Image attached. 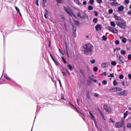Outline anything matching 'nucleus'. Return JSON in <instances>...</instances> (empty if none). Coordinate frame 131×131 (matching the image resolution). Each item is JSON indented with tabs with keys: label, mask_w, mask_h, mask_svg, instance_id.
Instances as JSON below:
<instances>
[{
	"label": "nucleus",
	"mask_w": 131,
	"mask_h": 131,
	"mask_svg": "<svg viewBox=\"0 0 131 131\" xmlns=\"http://www.w3.org/2000/svg\"><path fill=\"white\" fill-rule=\"evenodd\" d=\"M114 17L115 20H118L116 22V24L118 27H120L121 29H123V30H125V29L127 28V26H126V22L125 21L124 19L121 18L120 16H117V15H115Z\"/></svg>",
	"instance_id": "nucleus-1"
},
{
	"label": "nucleus",
	"mask_w": 131,
	"mask_h": 131,
	"mask_svg": "<svg viewBox=\"0 0 131 131\" xmlns=\"http://www.w3.org/2000/svg\"><path fill=\"white\" fill-rule=\"evenodd\" d=\"M84 53L85 55H91L93 50H94V46L91 43H87L83 46Z\"/></svg>",
	"instance_id": "nucleus-2"
},
{
	"label": "nucleus",
	"mask_w": 131,
	"mask_h": 131,
	"mask_svg": "<svg viewBox=\"0 0 131 131\" xmlns=\"http://www.w3.org/2000/svg\"><path fill=\"white\" fill-rule=\"evenodd\" d=\"M117 58L118 60L117 62L118 64H124V63H125V59L124 57H123V56L119 55H117Z\"/></svg>",
	"instance_id": "nucleus-3"
},
{
	"label": "nucleus",
	"mask_w": 131,
	"mask_h": 131,
	"mask_svg": "<svg viewBox=\"0 0 131 131\" xmlns=\"http://www.w3.org/2000/svg\"><path fill=\"white\" fill-rule=\"evenodd\" d=\"M124 124V119H122L121 122H117L115 124V127L116 128H120L122 127Z\"/></svg>",
	"instance_id": "nucleus-4"
},
{
	"label": "nucleus",
	"mask_w": 131,
	"mask_h": 131,
	"mask_svg": "<svg viewBox=\"0 0 131 131\" xmlns=\"http://www.w3.org/2000/svg\"><path fill=\"white\" fill-rule=\"evenodd\" d=\"M107 30H109L111 32H112V33H118V30H117V29H116L114 27L108 26L107 27Z\"/></svg>",
	"instance_id": "nucleus-5"
},
{
	"label": "nucleus",
	"mask_w": 131,
	"mask_h": 131,
	"mask_svg": "<svg viewBox=\"0 0 131 131\" xmlns=\"http://www.w3.org/2000/svg\"><path fill=\"white\" fill-rule=\"evenodd\" d=\"M118 96H127V91L123 90L122 92H120L117 94Z\"/></svg>",
	"instance_id": "nucleus-6"
},
{
	"label": "nucleus",
	"mask_w": 131,
	"mask_h": 131,
	"mask_svg": "<svg viewBox=\"0 0 131 131\" xmlns=\"http://www.w3.org/2000/svg\"><path fill=\"white\" fill-rule=\"evenodd\" d=\"M103 108L105 110L106 112H108V113L111 112V108H110V106H108V105L104 104Z\"/></svg>",
	"instance_id": "nucleus-7"
},
{
	"label": "nucleus",
	"mask_w": 131,
	"mask_h": 131,
	"mask_svg": "<svg viewBox=\"0 0 131 131\" xmlns=\"http://www.w3.org/2000/svg\"><path fill=\"white\" fill-rule=\"evenodd\" d=\"M63 9L65 12H66V13L68 14V15H70V16H71V12H73L72 10L71 9H70L69 11V10H68V9H67V8H66L65 6H63Z\"/></svg>",
	"instance_id": "nucleus-8"
},
{
	"label": "nucleus",
	"mask_w": 131,
	"mask_h": 131,
	"mask_svg": "<svg viewBox=\"0 0 131 131\" xmlns=\"http://www.w3.org/2000/svg\"><path fill=\"white\" fill-rule=\"evenodd\" d=\"M77 17H78L80 19H85V17H87L88 16L86 14H84V15L81 16V14H80V12H78L77 14Z\"/></svg>",
	"instance_id": "nucleus-9"
},
{
	"label": "nucleus",
	"mask_w": 131,
	"mask_h": 131,
	"mask_svg": "<svg viewBox=\"0 0 131 131\" xmlns=\"http://www.w3.org/2000/svg\"><path fill=\"white\" fill-rule=\"evenodd\" d=\"M95 29L96 31H99V30H102V26H101V25L98 24L95 26Z\"/></svg>",
	"instance_id": "nucleus-10"
},
{
	"label": "nucleus",
	"mask_w": 131,
	"mask_h": 131,
	"mask_svg": "<svg viewBox=\"0 0 131 131\" xmlns=\"http://www.w3.org/2000/svg\"><path fill=\"white\" fill-rule=\"evenodd\" d=\"M97 110L99 111V112L100 114L101 115L102 118H103V119L104 120H106V119H105V115H104L103 113H102V111H101V110L100 108H97Z\"/></svg>",
	"instance_id": "nucleus-11"
},
{
	"label": "nucleus",
	"mask_w": 131,
	"mask_h": 131,
	"mask_svg": "<svg viewBox=\"0 0 131 131\" xmlns=\"http://www.w3.org/2000/svg\"><path fill=\"white\" fill-rule=\"evenodd\" d=\"M111 6L112 7H117L118 6V3L117 2H113L110 3Z\"/></svg>",
	"instance_id": "nucleus-12"
},
{
	"label": "nucleus",
	"mask_w": 131,
	"mask_h": 131,
	"mask_svg": "<svg viewBox=\"0 0 131 131\" xmlns=\"http://www.w3.org/2000/svg\"><path fill=\"white\" fill-rule=\"evenodd\" d=\"M124 10V7H123V6H121L118 7V12H121V11H123Z\"/></svg>",
	"instance_id": "nucleus-13"
},
{
	"label": "nucleus",
	"mask_w": 131,
	"mask_h": 131,
	"mask_svg": "<svg viewBox=\"0 0 131 131\" xmlns=\"http://www.w3.org/2000/svg\"><path fill=\"white\" fill-rule=\"evenodd\" d=\"M86 96L88 98V99H91V94L90 93V91H86Z\"/></svg>",
	"instance_id": "nucleus-14"
},
{
	"label": "nucleus",
	"mask_w": 131,
	"mask_h": 131,
	"mask_svg": "<svg viewBox=\"0 0 131 131\" xmlns=\"http://www.w3.org/2000/svg\"><path fill=\"white\" fill-rule=\"evenodd\" d=\"M127 115H128V111H126V112H125L124 113V119H125V118H126V117L127 116Z\"/></svg>",
	"instance_id": "nucleus-15"
},
{
	"label": "nucleus",
	"mask_w": 131,
	"mask_h": 131,
	"mask_svg": "<svg viewBox=\"0 0 131 131\" xmlns=\"http://www.w3.org/2000/svg\"><path fill=\"white\" fill-rule=\"evenodd\" d=\"M72 20L75 25H76V26H78V25L79 24V21H78V20H75L74 18H73Z\"/></svg>",
	"instance_id": "nucleus-16"
},
{
	"label": "nucleus",
	"mask_w": 131,
	"mask_h": 131,
	"mask_svg": "<svg viewBox=\"0 0 131 131\" xmlns=\"http://www.w3.org/2000/svg\"><path fill=\"white\" fill-rule=\"evenodd\" d=\"M74 2L76 3L78 6H82V4H81V3H80V2H79L78 0H74Z\"/></svg>",
	"instance_id": "nucleus-17"
},
{
	"label": "nucleus",
	"mask_w": 131,
	"mask_h": 131,
	"mask_svg": "<svg viewBox=\"0 0 131 131\" xmlns=\"http://www.w3.org/2000/svg\"><path fill=\"white\" fill-rule=\"evenodd\" d=\"M46 3H47V0H42V4L43 8H46Z\"/></svg>",
	"instance_id": "nucleus-18"
},
{
	"label": "nucleus",
	"mask_w": 131,
	"mask_h": 131,
	"mask_svg": "<svg viewBox=\"0 0 131 131\" xmlns=\"http://www.w3.org/2000/svg\"><path fill=\"white\" fill-rule=\"evenodd\" d=\"M111 91L112 92H117V87H114V88H112L111 89Z\"/></svg>",
	"instance_id": "nucleus-19"
},
{
	"label": "nucleus",
	"mask_w": 131,
	"mask_h": 131,
	"mask_svg": "<svg viewBox=\"0 0 131 131\" xmlns=\"http://www.w3.org/2000/svg\"><path fill=\"white\" fill-rule=\"evenodd\" d=\"M15 8L16 11H17V12H18V13H19V14L20 15V16H21V12H20V9H19L17 7V6H15Z\"/></svg>",
	"instance_id": "nucleus-20"
},
{
	"label": "nucleus",
	"mask_w": 131,
	"mask_h": 131,
	"mask_svg": "<svg viewBox=\"0 0 131 131\" xmlns=\"http://www.w3.org/2000/svg\"><path fill=\"white\" fill-rule=\"evenodd\" d=\"M68 68L70 70V71L73 70V68L71 64H68Z\"/></svg>",
	"instance_id": "nucleus-21"
},
{
	"label": "nucleus",
	"mask_w": 131,
	"mask_h": 131,
	"mask_svg": "<svg viewBox=\"0 0 131 131\" xmlns=\"http://www.w3.org/2000/svg\"><path fill=\"white\" fill-rule=\"evenodd\" d=\"M106 66H107V63H102L101 64L102 68H106Z\"/></svg>",
	"instance_id": "nucleus-22"
},
{
	"label": "nucleus",
	"mask_w": 131,
	"mask_h": 131,
	"mask_svg": "<svg viewBox=\"0 0 131 131\" xmlns=\"http://www.w3.org/2000/svg\"><path fill=\"white\" fill-rule=\"evenodd\" d=\"M113 85L114 86L117 85L118 84V82L116 81V80H114L113 82Z\"/></svg>",
	"instance_id": "nucleus-23"
},
{
	"label": "nucleus",
	"mask_w": 131,
	"mask_h": 131,
	"mask_svg": "<svg viewBox=\"0 0 131 131\" xmlns=\"http://www.w3.org/2000/svg\"><path fill=\"white\" fill-rule=\"evenodd\" d=\"M111 26L112 27H115L116 26V24H115V23H114V21H111Z\"/></svg>",
	"instance_id": "nucleus-24"
},
{
	"label": "nucleus",
	"mask_w": 131,
	"mask_h": 131,
	"mask_svg": "<svg viewBox=\"0 0 131 131\" xmlns=\"http://www.w3.org/2000/svg\"><path fill=\"white\" fill-rule=\"evenodd\" d=\"M120 53L121 55H125V54H126V51H125V50H121Z\"/></svg>",
	"instance_id": "nucleus-25"
},
{
	"label": "nucleus",
	"mask_w": 131,
	"mask_h": 131,
	"mask_svg": "<svg viewBox=\"0 0 131 131\" xmlns=\"http://www.w3.org/2000/svg\"><path fill=\"white\" fill-rule=\"evenodd\" d=\"M4 77L6 79H8V80H11V78L9 77V76L8 75L6 74L4 75Z\"/></svg>",
	"instance_id": "nucleus-26"
},
{
	"label": "nucleus",
	"mask_w": 131,
	"mask_h": 131,
	"mask_svg": "<svg viewBox=\"0 0 131 131\" xmlns=\"http://www.w3.org/2000/svg\"><path fill=\"white\" fill-rule=\"evenodd\" d=\"M88 10L89 11H92V10H94V7L92 6H88Z\"/></svg>",
	"instance_id": "nucleus-27"
},
{
	"label": "nucleus",
	"mask_w": 131,
	"mask_h": 131,
	"mask_svg": "<svg viewBox=\"0 0 131 131\" xmlns=\"http://www.w3.org/2000/svg\"><path fill=\"white\" fill-rule=\"evenodd\" d=\"M93 21L94 23H97L98 22V18L97 17L94 18Z\"/></svg>",
	"instance_id": "nucleus-28"
},
{
	"label": "nucleus",
	"mask_w": 131,
	"mask_h": 131,
	"mask_svg": "<svg viewBox=\"0 0 131 131\" xmlns=\"http://www.w3.org/2000/svg\"><path fill=\"white\" fill-rule=\"evenodd\" d=\"M117 64V63L116 62V61H112L111 62V64L113 66H116V64Z\"/></svg>",
	"instance_id": "nucleus-29"
},
{
	"label": "nucleus",
	"mask_w": 131,
	"mask_h": 131,
	"mask_svg": "<svg viewBox=\"0 0 131 131\" xmlns=\"http://www.w3.org/2000/svg\"><path fill=\"white\" fill-rule=\"evenodd\" d=\"M61 59H62V62L64 63V64H66V63H67V62L66 61V60L65 59L64 57H61Z\"/></svg>",
	"instance_id": "nucleus-30"
},
{
	"label": "nucleus",
	"mask_w": 131,
	"mask_h": 131,
	"mask_svg": "<svg viewBox=\"0 0 131 131\" xmlns=\"http://www.w3.org/2000/svg\"><path fill=\"white\" fill-rule=\"evenodd\" d=\"M122 42H123V43H125L126 42V38H123L122 39Z\"/></svg>",
	"instance_id": "nucleus-31"
},
{
	"label": "nucleus",
	"mask_w": 131,
	"mask_h": 131,
	"mask_svg": "<svg viewBox=\"0 0 131 131\" xmlns=\"http://www.w3.org/2000/svg\"><path fill=\"white\" fill-rule=\"evenodd\" d=\"M94 3H95V1L94 0L89 1V4H90V5H94Z\"/></svg>",
	"instance_id": "nucleus-32"
},
{
	"label": "nucleus",
	"mask_w": 131,
	"mask_h": 131,
	"mask_svg": "<svg viewBox=\"0 0 131 131\" xmlns=\"http://www.w3.org/2000/svg\"><path fill=\"white\" fill-rule=\"evenodd\" d=\"M93 70H94V72H97V71H98V67H94L93 68Z\"/></svg>",
	"instance_id": "nucleus-33"
},
{
	"label": "nucleus",
	"mask_w": 131,
	"mask_h": 131,
	"mask_svg": "<svg viewBox=\"0 0 131 131\" xmlns=\"http://www.w3.org/2000/svg\"><path fill=\"white\" fill-rule=\"evenodd\" d=\"M72 27H73V31H76V30H77L76 27L75 26H74V25H73L72 26Z\"/></svg>",
	"instance_id": "nucleus-34"
},
{
	"label": "nucleus",
	"mask_w": 131,
	"mask_h": 131,
	"mask_svg": "<svg viewBox=\"0 0 131 131\" xmlns=\"http://www.w3.org/2000/svg\"><path fill=\"white\" fill-rule=\"evenodd\" d=\"M107 77H114V73L110 74Z\"/></svg>",
	"instance_id": "nucleus-35"
},
{
	"label": "nucleus",
	"mask_w": 131,
	"mask_h": 131,
	"mask_svg": "<svg viewBox=\"0 0 131 131\" xmlns=\"http://www.w3.org/2000/svg\"><path fill=\"white\" fill-rule=\"evenodd\" d=\"M69 104H70V105H71V106H72V107L75 108V109H76V110H77V111L78 112V110H77V108L76 107H75L74 105H73V104H72V103L69 102Z\"/></svg>",
	"instance_id": "nucleus-36"
},
{
	"label": "nucleus",
	"mask_w": 131,
	"mask_h": 131,
	"mask_svg": "<svg viewBox=\"0 0 131 131\" xmlns=\"http://www.w3.org/2000/svg\"><path fill=\"white\" fill-rule=\"evenodd\" d=\"M119 77L120 79H123V78H124V76H123V75H120Z\"/></svg>",
	"instance_id": "nucleus-37"
},
{
	"label": "nucleus",
	"mask_w": 131,
	"mask_h": 131,
	"mask_svg": "<svg viewBox=\"0 0 131 131\" xmlns=\"http://www.w3.org/2000/svg\"><path fill=\"white\" fill-rule=\"evenodd\" d=\"M56 2L58 4H62V3H63V0H56Z\"/></svg>",
	"instance_id": "nucleus-38"
},
{
	"label": "nucleus",
	"mask_w": 131,
	"mask_h": 131,
	"mask_svg": "<svg viewBox=\"0 0 131 131\" xmlns=\"http://www.w3.org/2000/svg\"><path fill=\"white\" fill-rule=\"evenodd\" d=\"M118 91L119 92H121V91H122V88H120L117 87V92Z\"/></svg>",
	"instance_id": "nucleus-39"
},
{
	"label": "nucleus",
	"mask_w": 131,
	"mask_h": 131,
	"mask_svg": "<svg viewBox=\"0 0 131 131\" xmlns=\"http://www.w3.org/2000/svg\"><path fill=\"white\" fill-rule=\"evenodd\" d=\"M102 39L105 41L107 40V37H106L105 35H103L102 36Z\"/></svg>",
	"instance_id": "nucleus-40"
},
{
	"label": "nucleus",
	"mask_w": 131,
	"mask_h": 131,
	"mask_svg": "<svg viewBox=\"0 0 131 131\" xmlns=\"http://www.w3.org/2000/svg\"><path fill=\"white\" fill-rule=\"evenodd\" d=\"M59 52L60 53V54L61 55H64V52H63V50H61V49H59Z\"/></svg>",
	"instance_id": "nucleus-41"
},
{
	"label": "nucleus",
	"mask_w": 131,
	"mask_h": 131,
	"mask_svg": "<svg viewBox=\"0 0 131 131\" xmlns=\"http://www.w3.org/2000/svg\"><path fill=\"white\" fill-rule=\"evenodd\" d=\"M38 1H39V0H36V1H35V5H37V7L39 6V4H38Z\"/></svg>",
	"instance_id": "nucleus-42"
},
{
	"label": "nucleus",
	"mask_w": 131,
	"mask_h": 131,
	"mask_svg": "<svg viewBox=\"0 0 131 131\" xmlns=\"http://www.w3.org/2000/svg\"><path fill=\"white\" fill-rule=\"evenodd\" d=\"M90 62L92 64H95V63H96V60L95 59H93L92 60H90Z\"/></svg>",
	"instance_id": "nucleus-43"
},
{
	"label": "nucleus",
	"mask_w": 131,
	"mask_h": 131,
	"mask_svg": "<svg viewBox=\"0 0 131 131\" xmlns=\"http://www.w3.org/2000/svg\"><path fill=\"white\" fill-rule=\"evenodd\" d=\"M115 45H119V43H120L119 41L118 40H116V41H115Z\"/></svg>",
	"instance_id": "nucleus-44"
},
{
	"label": "nucleus",
	"mask_w": 131,
	"mask_h": 131,
	"mask_svg": "<svg viewBox=\"0 0 131 131\" xmlns=\"http://www.w3.org/2000/svg\"><path fill=\"white\" fill-rule=\"evenodd\" d=\"M102 84H107V81L105 80H104L102 82Z\"/></svg>",
	"instance_id": "nucleus-45"
},
{
	"label": "nucleus",
	"mask_w": 131,
	"mask_h": 131,
	"mask_svg": "<svg viewBox=\"0 0 131 131\" xmlns=\"http://www.w3.org/2000/svg\"><path fill=\"white\" fill-rule=\"evenodd\" d=\"M89 114L91 116H92V117L93 118H95V116H94V115L93 114V113H92L91 112L89 113Z\"/></svg>",
	"instance_id": "nucleus-46"
},
{
	"label": "nucleus",
	"mask_w": 131,
	"mask_h": 131,
	"mask_svg": "<svg viewBox=\"0 0 131 131\" xmlns=\"http://www.w3.org/2000/svg\"><path fill=\"white\" fill-rule=\"evenodd\" d=\"M108 13H109V14H112V13H113V10L109 9L108 10Z\"/></svg>",
	"instance_id": "nucleus-47"
},
{
	"label": "nucleus",
	"mask_w": 131,
	"mask_h": 131,
	"mask_svg": "<svg viewBox=\"0 0 131 131\" xmlns=\"http://www.w3.org/2000/svg\"><path fill=\"white\" fill-rule=\"evenodd\" d=\"M97 3H98V4H102L103 1H102V0H97Z\"/></svg>",
	"instance_id": "nucleus-48"
},
{
	"label": "nucleus",
	"mask_w": 131,
	"mask_h": 131,
	"mask_svg": "<svg viewBox=\"0 0 131 131\" xmlns=\"http://www.w3.org/2000/svg\"><path fill=\"white\" fill-rule=\"evenodd\" d=\"M124 2L127 5H128V4H129V0H125Z\"/></svg>",
	"instance_id": "nucleus-49"
},
{
	"label": "nucleus",
	"mask_w": 131,
	"mask_h": 131,
	"mask_svg": "<svg viewBox=\"0 0 131 131\" xmlns=\"http://www.w3.org/2000/svg\"><path fill=\"white\" fill-rule=\"evenodd\" d=\"M61 73L62 74V75L63 76H67V74H66V73H65L64 72H61Z\"/></svg>",
	"instance_id": "nucleus-50"
},
{
	"label": "nucleus",
	"mask_w": 131,
	"mask_h": 131,
	"mask_svg": "<svg viewBox=\"0 0 131 131\" xmlns=\"http://www.w3.org/2000/svg\"><path fill=\"white\" fill-rule=\"evenodd\" d=\"M45 15H49V11H48V10H45Z\"/></svg>",
	"instance_id": "nucleus-51"
},
{
	"label": "nucleus",
	"mask_w": 131,
	"mask_h": 131,
	"mask_svg": "<svg viewBox=\"0 0 131 131\" xmlns=\"http://www.w3.org/2000/svg\"><path fill=\"white\" fill-rule=\"evenodd\" d=\"M66 71H67V74H68V75H70V72L69 71H68V69H65Z\"/></svg>",
	"instance_id": "nucleus-52"
},
{
	"label": "nucleus",
	"mask_w": 131,
	"mask_h": 131,
	"mask_svg": "<svg viewBox=\"0 0 131 131\" xmlns=\"http://www.w3.org/2000/svg\"><path fill=\"white\" fill-rule=\"evenodd\" d=\"M128 60H131V54H128L127 56Z\"/></svg>",
	"instance_id": "nucleus-53"
},
{
	"label": "nucleus",
	"mask_w": 131,
	"mask_h": 131,
	"mask_svg": "<svg viewBox=\"0 0 131 131\" xmlns=\"http://www.w3.org/2000/svg\"><path fill=\"white\" fill-rule=\"evenodd\" d=\"M127 127H128V128L131 127V123L127 124Z\"/></svg>",
	"instance_id": "nucleus-54"
},
{
	"label": "nucleus",
	"mask_w": 131,
	"mask_h": 131,
	"mask_svg": "<svg viewBox=\"0 0 131 131\" xmlns=\"http://www.w3.org/2000/svg\"><path fill=\"white\" fill-rule=\"evenodd\" d=\"M80 73H81V74H84V73H83V71L82 70V69H80Z\"/></svg>",
	"instance_id": "nucleus-55"
},
{
	"label": "nucleus",
	"mask_w": 131,
	"mask_h": 131,
	"mask_svg": "<svg viewBox=\"0 0 131 131\" xmlns=\"http://www.w3.org/2000/svg\"><path fill=\"white\" fill-rule=\"evenodd\" d=\"M74 36L76 37V31H73Z\"/></svg>",
	"instance_id": "nucleus-56"
},
{
	"label": "nucleus",
	"mask_w": 131,
	"mask_h": 131,
	"mask_svg": "<svg viewBox=\"0 0 131 131\" xmlns=\"http://www.w3.org/2000/svg\"><path fill=\"white\" fill-rule=\"evenodd\" d=\"M54 63L56 66H58V65H59V63H58V61H57V60L56 61H54Z\"/></svg>",
	"instance_id": "nucleus-57"
},
{
	"label": "nucleus",
	"mask_w": 131,
	"mask_h": 131,
	"mask_svg": "<svg viewBox=\"0 0 131 131\" xmlns=\"http://www.w3.org/2000/svg\"><path fill=\"white\" fill-rule=\"evenodd\" d=\"M94 13H95V16H98V12L97 11H94Z\"/></svg>",
	"instance_id": "nucleus-58"
},
{
	"label": "nucleus",
	"mask_w": 131,
	"mask_h": 131,
	"mask_svg": "<svg viewBox=\"0 0 131 131\" xmlns=\"http://www.w3.org/2000/svg\"><path fill=\"white\" fill-rule=\"evenodd\" d=\"M128 77L129 79H131V74H129L128 75Z\"/></svg>",
	"instance_id": "nucleus-59"
},
{
	"label": "nucleus",
	"mask_w": 131,
	"mask_h": 131,
	"mask_svg": "<svg viewBox=\"0 0 131 131\" xmlns=\"http://www.w3.org/2000/svg\"><path fill=\"white\" fill-rule=\"evenodd\" d=\"M61 100H65V98H64V96L63 95H61Z\"/></svg>",
	"instance_id": "nucleus-60"
},
{
	"label": "nucleus",
	"mask_w": 131,
	"mask_h": 131,
	"mask_svg": "<svg viewBox=\"0 0 131 131\" xmlns=\"http://www.w3.org/2000/svg\"><path fill=\"white\" fill-rule=\"evenodd\" d=\"M86 4H87L86 1H84V2H83V5L84 6H85V5H86Z\"/></svg>",
	"instance_id": "nucleus-61"
},
{
	"label": "nucleus",
	"mask_w": 131,
	"mask_h": 131,
	"mask_svg": "<svg viewBox=\"0 0 131 131\" xmlns=\"http://www.w3.org/2000/svg\"><path fill=\"white\" fill-rule=\"evenodd\" d=\"M94 96H95V97H98V96H99V95H98V94H97V93H95V94H94Z\"/></svg>",
	"instance_id": "nucleus-62"
},
{
	"label": "nucleus",
	"mask_w": 131,
	"mask_h": 131,
	"mask_svg": "<svg viewBox=\"0 0 131 131\" xmlns=\"http://www.w3.org/2000/svg\"><path fill=\"white\" fill-rule=\"evenodd\" d=\"M49 48H51V40H50V41H49Z\"/></svg>",
	"instance_id": "nucleus-63"
},
{
	"label": "nucleus",
	"mask_w": 131,
	"mask_h": 131,
	"mask_svg": "<svg viewBox=\"0 0 131 131\" xmlns=\"http://www.w3.org/2000/svg\"><path fill=\"white\" fill-rule=\"evenodd\" d=\"M128 15H131V10H129V11L128 12Z\"/></svg>",
	"instance_id": "nucleus-64"
}]
</instances>
